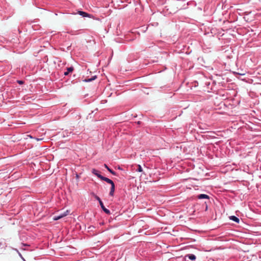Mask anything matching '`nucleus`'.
<instances>
[{
    "mask_svg": "<svg viewBox=\"0 0 261 261\" xmlns=\"http://www.w3.org/2000/svg\"><path fill=\"white\" fill-rule=\"evenodd\" d=\"M22 245L24 246H29L28 244H23V243L22 244Z\"/></svg>",
    "mask_w": 261,
    "mask_h": 261,
    "instance_id": "nucleus-21",
    "label": "nucleus"
},
{
    "mask_svg": "<svg viewBox=\"0 0 261 261\" xmlns=\"http://www.w3.org/2000/svg\"><path fill=\"white\" fill-rule=\"evenodd\" d=\"M115 189V186L114 183H113L112 185H111V189H110V191L109 193V195L110 196L113 197L114 196Z\"/></svg>",
    "mask_w": 261,
    "mask_h": 261,
    "instance_id": "nucleus-6",
    "label": "nucleus"
},
{
    "mask_svg": "<svg viewBox=\"0 0 261 261\" xmlns=\"http://www.w3.org/2000/svg\"><path fill=\"white\" fill-rule=\"evenodd\" d=\"M237 95V92L233 89H229V101H232V103L229 102V105L231 106H237L240 102V100L239 99H236L234 97L231 98V96L236 97Z\"/></svg>",
    "mask_w": 261,
    "mask_h": 261,
    "instance_id": "nucleus-1",
    "label": "nucleus"
},
{
    "mask_svg": "<svg viewBox=\"0 0 261 261\" xmlns=\"http://www.w3.org/2000/svg\"><path fill=\"white\" fill-rule=\"evenodd\" d=\"M73 32L74 31H71L70 32H69V33L71 35H75V34Z\"/></svg>",
    "mask_w": 261,
    "mask_h": 261,
    "instance_id": "nucleus-18",
    "label": "nucleus"
},
{
    "mask_svg": "<svg viewBox=\"0 0 261 261\" xmlns=\"http://www.w3.org/2000/svg\"><path fill=\"white\" fill-rule=\"evenodd\" d=\"M188 258V259L194 260L196 259V256L193 254H189L185 256V258Z\"/></svg>",
    "mask_w": 261,
    "mask_h": 261,
    "instance_id": "nucleus-8",
    "label": "nucleus"
},
{
    "mask_svg": "<svg viewBox=\"0 0 261 261\" xmlns=\"http://www.w3.org/2000/svg\"><path fill=\"white\" fill-rule=\"evenodd\" d=\"M95 198L98 201L99 204L100 205V207L102 211L107 214H110V211L109 210L107 209L105 207V206L103 205V203L102 201L101 200L100 198L97 195L95 196Z\"/></svg>",
    "mask_w": 261,
    "mask_h": 261,
    "instance_id": "nucleus-2",
    "label": "nucleus"
},
{
    "mask_svg": "<svg viewBox=\"0 0 261 261\" xmlns=\"http://www.w3.org/2000/svg\"><path fill=\"white\" fill-rule=\"evenodd\" d=\"M78 14L79 15H80L81 16H83V17H88L91 18L92 16V15L91 14L87 13L85 12L82 11H79Z\"/></svg>",
    "mask_w": 261,
    "mask_h": 261,
    "instance_id": "nucleus-5",
    "label": "nucleus"
},
{
    "mask_svg": "<svg viewBox=\"0 0 261 261\" xmlns=\"http://www.w3.org/2000/svg\"><path fill=\"white\" fill-rule=\"evenodd\" d=\"M96 77H97L95 75V76L92 77L91 78L86 79L84 81H85V82H90L93 81L95 79H96Z\"/></svg>",
    "mask_w": 261,
    "mask_h": 261,
    "instance_id": "nucleus-13",
    "label": "nucleus"
},
{
    "mask_svg": "<svg viewBox=\"0 0 261 261\" xmlns=\"http://www.w3.org/2000/svg\"><path fill=\"white\" fill-rule=\"evenodd\" d=\"M136 171H138V172H142L143 171V169H142V167L141 166V165H138L137 166V168L136 169Z\"/></svg>",
    "mask_w": 261,
    "mask_h": 261,
    "instance_id": "nucleus-15",
    "label": "nucleus"
},
{
    "mask_svg": "<svg viewBox=\"0 0 261 261\" xmlns=\"http://www.w3.org/2000/svg\"><path fill=\"white\" fill-rule=\"evenodd\" d=\"M6 247V243L4 241L0 240V248H4Z\"/></svg>",
    "mask_w": 261,
    "mask_h": 261,
    "instance_id": "nucleus-14",
    "label": "nucleus"
},
{
    "mask_svg": "<svg viewBox=\"0 0 261 261\" xmlns=\"http://www.w3.org/2000/svg\"><path fill=\"white\" fill-rule=\"evenodd\" d=\"M223 5L224 6V7H225L227 5L226 0L225 1Z\"/></svg>",
    "mask_w": 261,
    "mask_h": 261,
    "instance_id": "nucleus-19",
    "label": "nucleus"
},
{
    "mask_svg": "<svg viewBox=\"0 0 261 261\" xmlns=\"http://www.w3.org/2000/svg\"><path fill=\"white\" fill-rule=\"evenodd\" d=\"M68 211H67L66 212H64L63 213L59 215H56L54 217L53 219L54 220L57 221L58 220L65 216H67L68 215Z\"/></svg>",
    "mask_w": 261,
    "mask_h": 261,
    "instance_id": "nucleus-3",
    "label": "nucleus"
},
{
    "mask_svg": "<svg viewBox=\"0 0 261 261\" xmlns=\"http://www.w3.org/2000/svg\"><path fill=\"white\" fill-rule=\"evenodd\" d=\"M197 198L199 199H209V196L207 195L204 194H201L198 195L197 196Z\"/></svg>",
    "mask_w": 261,
    "mask_h": 261,
    "instance_id": "nucleus-10",
    "label": "nucleus"
},
{
    "mask_svg": "<svg viewBox=\"0 0 261 261\" xmlns=\"http://www.w3.org/2000/svg\"><path fill=\"white\" fill-rule=\"evenodd\" d=\"M229 220H232L237 223H239L240 222L239 218L235 216H229Z\"/></svg>",
    "mask_w": 261,
    "mask_h": 261,
    "instance_id": "nucleus-7",
    "label": "nucleus"
},
{
    "mask_svg": "<svg viewBox=\"0 0 261 261\" xmlns=\"http://www.w3.org/2000/svg\"><path fill=\"white\" fill-rule=\"evenodd\" d=\"M92 173L96 175L97 177L100 178L101 179V177L103 176L100 174V171L98 170L95 169H92Z\"/></svg>",
    "mask_w": 261,
    "mask_h": 261,
    "instance_id": "nucleus-4",
    "label": "nucleus"
},
{
    "mask_svg": "<svg viewBox=\"0 0 261 261\" xmlns=\"http://www.w3.org/2000/svg\"><path fill=\"white\" fill-rule=\"evenodd\" d=\"M101 180H103L110 185H112L114 183V182L111 179L103 176L101 177Z\"/></svg>",
    "mask_w": 261,
    "mask_h": 261,
    "instance_id": "nucleus-9",
    "label": "nucleus"
},
{
    "mask_svg": "<svg viewBox=\"0 0 261 261\" xmlns=\"http://www.w3.org/2000/svg\"><path fill=\"white\" fill-rule=\"evenodd\" d=\"M19 256H20L21 257H22L21 254L20 253H19Z\"/></svg>",
    "mask_w": 261,
    "mask_h": 261,
    "instance_id": "nucleus-22",
    "label": "nucleus"
},
{
    "mask_svg": "<svg viewBox=\"0 0 261 261\" xmlns=\"http://www.w3.org/2000/svg\"><path fill=\"white\" fill-rule=\"evenodd\" d=\"M233 74H238L239 75H244L245 74L244 73H237V72H232Z\"/></svg>",
    "mask_w": 261,
    "mask_h": 261,
    "instance_id": "nucleus-17",
    "label": "nucleus"
},
{
    "mask_svg": "<svg viewBox=\"0 0 261 261\" xmlns=\"http://www.w3.org/2000/svg\"><path fill=\"white\" fill-rule=\"evenodd\" d=\"M76 177L77 179H78V178H79L80 176H79V175L78 174H76Z\"/></svg>",
    "mask_w": 261,
    "mask_h": 261,
    "instance_id": "nucleus-20",
    "label": "nucleus"
},
{
    "mask_svg": "<svg viewBox=\"0 0 261 261\" xmlns=\"http://www.w3.org/2000/svg\"><path fill=\"white\" fill-rule=\"evenodd\" d=\"M17 83L19 85H22L24 83V82L21 80H17Z\"/></svg>",
    "mask_w": 261,
    "mask_h": 261,
    "instance_id": "nucleus-16",
    "label": "nucleus"
},
{
    "mask_svg": "<svg viewBox=\"0 0 261 261\" xmlns=\"http://www.w3.org/2000/svg\"><path fill=\"white\" fill-rule=\"evenodd\" d=\"M104 166L106 168H107V169L111 173H112L113 175H116V172H115L114 171H113V170H112L111 168H110L108 165L107 164H104Z\"/></svg>",
    "mask_w": 261,
    "mask_h": 261,
    "instance_id": "nucleus-12",
    "label": "nucleus"
},
{
    "mask_svg": "<svg viewBox=\"0 0 261 261\" xmlns=\"http://www.w3.org/2000/svg\"><path fill=\"white\" fill-rule=\"evenodd\" d=\"M74 68L72 66L68 67L67 68V71L64 72V74L65 76H67L69 74L70 72H71L73 71Z\"/></svg>",
    "mask_w": 261,
    "mask_h": 261,
    "instance_id": "nucleus-11",
    "label": "nucleus"
}]
</instances>
